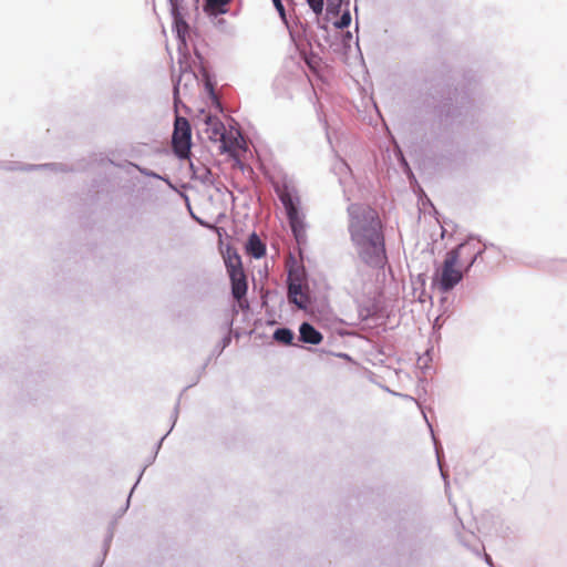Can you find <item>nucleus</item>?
Here are the masks:
<instances>
[{
    "label": "nucleus",
    "instance_id": "20e7f679",
    "mask_svg": "<svg viewBox=\"0 0 567 567\" xmlns=\"http://www.w3.org/2000/svg\"><path fill=\"white\" fill-rule=\"evenodd\" d=\"M172 145L175 155L182 159L189 158L192 146V128L187 118L176 115Z\"/></svg>",
    "mask_w": 567,
    "mask_h": 567
},
{
    "label": "nucleus",
    "instance_id": "0eeeda50",
    "mask_svg": "<svg viewBox=\"0 0 567 567\" xmlns=\"http://www.w3.org/2000/svg\"><path fill=\"white\" fill-rule=\"evenodd\" d=\"M205 132L212 141H218L224 137L225 127L223 122L212 114H205Z\"/></svg>",
    "mask_w": 567,
    "mask_h": 567
},
{
    "label": "nucleus",
    "instance_id": "dca6fc26",
    "mask_svg": "<svg viewBox=\"0 0 567 567\" xmlns=\"http://www.w3.org/2000/svg\"><path fill=\"white\" fill-rule=\"evenodd\" d=\"M312 9V11L317 14H320L323 10L324 2H308Z\"/></svg>",
    "mask_w": 567,
    "mask_h": 567
},
{
    "label": "nucleus",
    "instance_id": "f8f14e48",
    "mask_svg": "<svg viewBox=\"0 0 567 567\" xmlns=\"http://www.w3.org/2000/svg\"><path fill=\"white\" fill-rule=\"evenodd\" d=\"M246 252L251 257L259 259L266 254V245L260 240L257 234H251L246 244Z\"/></svg>",
    "mask_w": 567,
    "mask_h": 567
},
{
    "label": "nucleus",
    "instance_id": "1a4fd4ad",
    "mask_svg": "<svg viewBox=\"0 0 567 567\" xmlns=\"http://www.w3.org/2000/svg\"><path fill=\"white\" fill-rule=\"evenodd\" d=\"M172 3V13L174 16V24L177 32L178 38L183 43L186 41V35L188 33V24L185 21L184 17L179 12V6L178 2H171Z\"/></svg>",
    "mask_w": 567,
    "mask_h": 567
},
{
    "label": "nucleus",
    "instance_id": "9b49d317",
    "mask_svg": "<svg viewBox=\"0 0 567 567\" xmlns=\"http://www.w3.org/2000/svg\"><path fill=\"white\" fill-rule=\"evenodd\" d=\"M299 333L302 342L319 344L322 341V334L308 322L300 326Z\"/></svg>",
    "mask_w": 567,
    "mask_h": 567
},
{
    "label": "nucleus",
    "instance_id": "f257e3e1",
    "mask_svg": "<svg viewBox=\"0 0 567 567\" xmlns=\"http://www.w3.org/2000/svg\"><path fill=\"white\" fill-rule=\"evenodd\" d=\"M349 231L361 260L371 267H383L386 256L378 213L370 207L353 208Z\"/></svg>",
    "mask_w": 567,
    "mask_h": 567
},
{
    "label": "nucleus",
    "instance_id": "9d476101",
    "mask_svg": "<svg viewBox=\"0 0 567 567\" xmlns=\"http://www.w3.org/2000/svg\"><path fill=\"white\" fill-rule=\"evenodd\" d=\"M225 265L228 276L244 272L241 258L236 250L227 249L225 255Z\"/></svg>",
    "mask_w": 567,
    "mask_h": 567
},
{
    "label": "nucleus",
    "instance_id": "4468645a",
    "mask_svg": "<svg viewBox=\"0 0 567 567\" xmlns=\"http://www.w3.org/2000/svg\"><path fill=\"white\" fill-rule=\"evenodd\" d=\"M274 339L284 344H291L293 340V332L287 328H279L275 331Z\"/></svg>",
    "mask_w": 567,
    "mask_h": 567
},
{
    "label": "nucleus",
    "instance_id": "ddd939ff",
    "mask_svg": "<svg viewBox=\"0 0 567 567\" xmlns=\"http://www.w3.org/2000/svg\"><path fill=\"white\" fill-rule=\"evenodd\" d=\"M229 2H205L203 10L212 18H217L219 14L226 13Z\"/></svg>",
    "mask_w": 567,
    "mask_h": 567
},
{
    "label": "nucleus",
    "instance_id": "2eb2a0df",
    "mask_svg": "<svg viewBox=\"0 0 567 567\" xmlns=\"http://www.w3.org/2000/svg\"><path fill=\"white\" fill-rule=\"evenodd\" d=\"M351 22V14L349 12V10H346L342 16L337 20L334 21V25L339 29H343V28H347Z\"/></svg>",
    "mask_w": 567,
    "mask_h": 567
},
{
    "label": "nucleus",
    "instance_id": "39448f33",
    "mask_svg": "<svg viewBox=\"0 0 567 567\" xmlns=\"http://www.w3.org/2000/svg\"><path fill=\"white\" fill-rule=\"evenodd\" d=\"M288 298L289 301L295 303L299 309L308 308L310 303L308 287L302 285L300 278L289 277Z\"/></svg>",
    "mask_w": 567,
    "mask_h": 567
},
{
    "label": "nucleus",
    "instance_id": "6e6552de",
    "mask_svg": "<svg viewBox=\"0 0 567 567\" xmlns=\"http://www.w3.org/2000/svg\"><path fill=\"white\" fill-rule=\"evenodd\" d=\"M188 84H197V78L193 72L182 71L177 81L174 84V101L175 104L179 101L182 90H186Z\"/></svg>",
    "mask_w": 567,
    "mask_h": 567
},
{
    "label": "nucleus",
    "instance_id": "f3484780",
    "mask_svg": "<svg viewBox=\"0 0 567 567\" xmlns=\"http://www.w3.org/2000/svg\"><path fill=\"white\" fill-rule=\"evenodd\" d=\"M277 11L279 12L280 17L285 20V8L282 6V2H274Z\"/></svg>",
    "mask_w": 567,
    "mask_h": 567
},
{
    "label": "nucleus",
    "instance_id": "423d86ee",
    "mask_svg": "<svg viewBox=\"0 0 567 567\" xmlns=\"http://www.w3.org/2000/svg\"><path fill=\"white\" fill-rule=\"evenodd\" d=\"M231 282V295L236 299L240 307H243L245 296L248 290L247 277L245 271L229 276Z\"/></svg>",
    "mask_w": 567,
    "mask_h": 567
},
{
    "label": "nucleus",
    "instance_id": "7ed1b4c3",
    "mask_svg": "<svg viewBox=\"0 0 567 567\" xmlns=\"http://www.w3.org/2000/svg\"><path fill=\"white\" fill-rule=\"evenodd\" d=\"M275 190L286 209L289 225L297 243L299 245L305 244L307 240L306 224L303 216L298 210L299 197L288 184L276 185Z\"/></svg>",
    "mask_w": 567,
    "mask_h": 567
},
{
    "label": "nucleus",
    "instance_id": "f03ea898",
    "mask_svg": "<svg viewBox=\"0 0 567 567\" xmlns=\"http://www.w3.org/2000/svg\"><path fill=\"white\" fill-rule=\"evenodd\" d=\"M481 252L477 243L460 244L445 255L441 267L434 274L433 284L442 292L452 290L463 279L464 274L470 270Z\"/></svg>",
    "mask_w": 567,
    "mask_h": 567
}]
</instances>
